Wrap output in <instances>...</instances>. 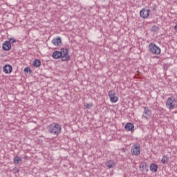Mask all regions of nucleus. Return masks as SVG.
Returning <instances> with one entry per match:
<instances>
[{
    "mask_svg": "<svg viewBox=\"0 0 177 177\" xmlns=\"http://www.w3.org/2000/svg\"><path fill=\"white\" fill-rule=\"evenodd\" d=\"M48 131L53 135H59L62 133V126L57 123H53L48 126Z\"/></svg>",
    "mask_w": 177,
    "mask_h": 177,
    "instance_id": "nucleus-1",
    "label": "nucleus"
},
{
    "mask_svg": "<svg viewBox=\"0 0 177 177\" xmlns=\"http://www.w3.org/2000/svg\"><path fill=\"white\" fill-rule=\"evenodd\" d=\"M166 107L169 110H174L177 107V100L174 97H169L166 101Z\"/></svg>",
    "mask_w": 177,
    "mask_h": 177,
    "instance_id": "nucleus-2",
    "label": "nucleus"
},
{
    "mask_svg": "<svg viewBox=\"0 0 177 177\" xmlns=\"http://www.w3.org/2000/svg\"><path fill=\"white\" fill-rule=\"evenodd\" d=\"M149 49L153 55H160L161 53V48L157 46L154 43H150L149 45Z\"/></svg>",
    "mask_w": 177,
    "mask_h": 177,
    "instance_id": "nucleus-3",
    "label": "nucleus"
},
{
    "mask_svg": "<svg viewBox=\"0 0 177 177\" xmlns=\"http://www.w3.org/2000/svg\"><path fill=\"white\" fill-rule=\"evenodd\" d=\"M62 62H68L71 57L68 55V48H61Z\"/></svg>",
    "mask_w": 177,
    "mask_h": 177,
    "instance_id": "nucleus-4",
    "label": "nucleus"
},
{
    "mask_svg": "<svg viewBox=\"0 0 177 177\" xmlns=\"http://www.w3.org/2000/svg\"><path fill=\"white\" fill-rule=\"evenodd\" d=\"M109 97H110V100L111 103H117L118 102V97L115 96V91H110L108 93Z\"/></svg>",
    "mask_w": 177,
    "mask_h": 177,
    "instance_id": "nucleus-5",
    "label": "nucleus"
},
{
    "mask_svg": "<svg viewBox=\"0 0 177 177\" xmlns=\"http://www.w3.org/2000/svg\"><path fill=\"white\" fill-rule=\"evenodd\" d=\"M149 16H150V10L143 8L140 11V17H142V19H147Z\"/></svg>",
    "mask_w": 177,
    "mask_h": 177,
    "instance_id": "nucleus-6",
    "label": "nucleus"
},
{
    "mask_svg": "<svg viewBox=\"0 0 177 177\" xmlns=\"http://www.w3.org/2000/svg\"><path fill=\"white\" fill-rule=\"evenodd\" d=\"M131 153L134 156H139L140 154V147L138 145H133L131 147Z\"/></svg>",
    "mask_w": 177,
    "mask_h": 177,
    "instance_id": "nucleus-7",
    "label": "nucleus"
},
{
    "mask_svg": "<svg viewBox=\"0 0 177 177\" xmlns=\"http://www.w3.org/2000/svg\"><path fill=\"white\" fill-rule=\"evenodd\" d=\"M140 170L142 172H149V166L145 162H142L140 163Z\"/></svg>",
    "mask_w": 177,
    "mask_h": 177,
    "instance_id": "nucleus-8",
    "label": "nucleus"
},
{
    "mask_svg": "<svg viewBox=\"0 0 177 177\" xmlns=\"http://www.w3.org/2000/svg\"><path fill=\"white\" fill-rule=\"evenodd\" d=\"M151 115V111L147 107H145L142 118H146V120L149 119Z\"/></svg>",
    "mask_w": 177,
    "mask_h": 177,
    "instance_id": "nucleus-9",
    "label": "nucleus"
},
{
    "mask_svg": "<svg viewBox=\"0 0 177 177\" xmlns=\"http://www.w3.org/2000/svg\"><path fill=\"white\" fill-rule=\"evenodd\" d=\"M2 48H3V50H6V51L10 50V48H12V44H10V41H5L3 44Z\"/></svg>",
    "mask_w": 177,
    "mask_h": 177,
    "instance_id": "nucleus-10",
    "label": "nucleus"
},
{
    "mask_svg": "<svg viewBox=\"0 0 177 177\" xmlns=\"http://www.w3.org/2000/svg\"><path fill=\"white\" fill-rule=\"evenodd\" d=\"M52 57L55 59H61L62 60V53L60 51L55 50L53 53Z\"/></svg>",
    "mask_w": 177,
    "mask_h": 177,
    "instance_id": "nucleus-11",
    "label": "nucleus"
},
{
    "mask_svg": "<svg viewBox=\"0 0 177 177\" xmlns=\"http://www.w3.org/2000/svg\"><path fill=\"white\" fill-rule=\"evenodd\" d=\"M124 129H126V131H131L133 129H135V126L133 125V124L128 122L124 126Z\"/></svg>",
    "mask_w": 177,
    "mask_h": 177,
    "instance_id": "nucleus-12",
    "label": "nucleus"
},
{
    "mask_svg": "<svg viewBox=\"0 0 177 177\" xmlns=\"http://www.w3.org/2000/svg\"><path fill=\"white\" fill-rule=\"evenodd\" d=\"M12 70L13 69L10 65H5L3 66V71L6 74H10V73H12Z\"/></svg>",
    "mask_w": 177,
    "mask_h": 177,
    "instance_id": "nucleus-13",
    "label": "nucleus"
},
{
    "mask_svg": "<svg viewBox=\"0 0 177 177\" xmlns=\"http://www.w3.org/2000/svg\"><path fill=\"white\" fill-rule=\"evenodd\" d=\"M52 44H53V45H55V46H60L62 45V39L60 37L53 39L52 40Z\"/></svg>",
    "mask_w": 177,
    "mask_h": 177,
    "instance_id": "nucleus-14",
    "label": "nucleus"
},
{
    "mask_svg": "<svg viewBox=\"0 0 177 177\" xmlns=\"http://www.w3.org/2000/svg\"><path fill=\"white\" fill-rule=\"evenodd\" d=\"M150 170L151 172H157L158 171V165L154 163L151 164Z\"/></svg>",
    "mask_w": 177,
    "mask_h": 177,
    "instance_id": "nucleus-15",
    "label": "nucleus"
},
{
    "mask_svg": "<svg viewBox=\"0 0 177 177\" xmlns=\"http://www.w3.org/2000/svg\"><path fill=\"white\" fill-rule=\"evenodd\" d=\"M106 165L108 168H114V167H115V163H114V161L113 160H109L106 162Z\"/></svg>",
    "mask_w": 177,
    "mask_h": 177,
    "instance_id": "nucleus-16",
    "label": "nucleus"
},
{
    "mask_svg": "<svg viewBox=\"0 0 177 177\" xmlns=\"http://www.w3.org/2000/svg\"><path fill=\"white\" fill-rule=\"evenodd\" d=\"M32 66L34 67H39L41 66V61L39 59H35L33 62Z\"/></svg>",
    "mask_w": 177,
    "mask_h": 177,
    "instance_id": "nucleus-17",
    "label": "nucleus"
},
{
    "mask_svg": "<svg viewBox=\"0 0 177 177\" xmlns=\"http://www.w3.org/2000/svg\"><path fill=\"white\" fill-rule=\"evenodd\" d=\"M168 160H169L168 157H167L166 156H164L161 160V162H162V164H168Z\"/></svg>",
    "mask_w": 177,
    "mask_h": 177,
    "instance_id": "nucleus-18",
    "label": "nucleus"
},
{
    "mask_svg": "<svg viewBox=\"0 0 177 177\" xmlns=\"http://www.w3.org/2000/svg\"><path fill=\"white\" fill-rule=\"evenodd\" d=\"M151 31H152V32H158V31H160V28L154 26L151 28Z\"/></svg>",
    "mask_w": 177,
    "mask_h": 177,
    "instance_id": "nucleus-19",
    "label": "nucleus"
},
{
    "mask_svg": "<svg viewBox=\"0 0 177 177\" xmlns=\"http://www.w3.org/2000/svg\"><path fill=\"white\" fill-rule=\"evenodd\" d=\"M14 162L15 164H19V162H21V158H20L19 156H15L14 158Z\"/></svg>",
    "mask_w": 177,
    "mask_h": 177,
    "instance_id": "nucleus-20",
    "label": "nucleus"
},
{
    "mask_svg": "<svg viewBox=\"0 0 177 177\" xmlns=\"http://www.w3.org/2000/svg\"><path fill=\"white\" fill-rule=\"evenodd\" d=\"M24 71H25V73H30V74H31V73H32V71H31V69L28 67L25 68Z\"/></svg>",
    "mask_w": 177,
    "mask_h": 177,
    "instance_id": "nucleus-21",
    "label": "nucleus"
},
{
    "mask_svg": "<svg viewBox=\"0 0 177 177\" xmlns=\"http://www.w3.org/2000/svg\"><path fill=\"white\" fill-rule=\"evenodd\" d=\"M16 39L15 38H10V41H8V42H10V44H15L16 42Z\"/></svg>",
    "mask_w": 177,
    "mask_h": 177,
    "instance_id": "nucleus-22",
    "label": "nucleus"
},
{
    "mask_svg": "<svg viewBox=\"0 0 177 177\" xmlns=\"http://www.w3.org/2000/svg\"><path fill=\"white\" fill-rule=\"evenodd\" d=\"M84 106L86 109H91L92 107V105L90 104H86Z\"/></svg>",
    "mask_w": 177,
    "mask_h": 177,
    "instance_id": "nucleus-23",
    "label": "nucleus"
},
{
    "mask_svg": "<svg viewBox=\"0 0 177 177\" xmlns=\"http://www.w3.org/2000/svg\"><path fill=\"white\" fill-rule=\"evenodd\" d=\"M20 170H19V169L16 168L15 167V174H19Z\"/></svg>",
    "mask_w": 177,
    "mask_h": 177,
    "instance_id": "nucleus-24",
    "label": "nucleus"
},
{
    "mask_svg": "<svg viewBox=\"0 0 177 177\" xmlns=\"http://www.w3.org/2000/svg\"><path fill=\"white\" fill-rule=\"evenodd\" d=\"M174 30H177V24L174 26Z\"/></svg>",
    "mask_w": 177,
    "mask_h": 177,
    "instance_id": "nucleus-25",
    "label": "nucleus"
},
{
    "mask_svg": "<svg viewBox=\"0 0 177 177\" xmlns=\"http://www.w3.org/2000/svg\"><path fill=\"white\" fill-rule=\"evenodd\" d=\"M1 87H0V91H1Z\"/></svg>",
    "mask_w": 177,
    "mask_h": 177,
    "instance_id": "nucleus-26",
    "label": "nucleus"
}]
</instances>
